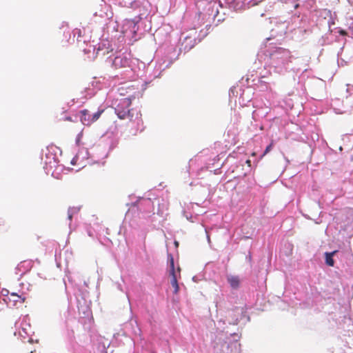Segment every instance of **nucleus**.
Instances as JSON below:
<instances>
[{"instance_id": "nucleus-7", "label": "nucleus", "mask_w": 353, "mask_h": 353, "mask_svg": "<svg viewBox=\"0 0 353 353\" xmlns=\"http://www.w3.org/2000/svg\"><path fill=\"white\" fill-rule=\"evenodd\" d=\"M337 57L339 66L345 65L351 61L353 58V39L351 42L344 43L340 51L338 52Z\"/></svg>"}, {"instance_id": "nucleus-3", "label": "nucleus", "mask_w": 353, "mask_h": 353, "mask_svg": "<svg viewBox=\"0 0 353 353\" xmlns=\"http://www.w3.org/2000/svg\"><path fill=\"white\" fill-rule=\"evenodd\" d=\"M142 19L138 15L134 19H126L123 21L121 32L130 42H134L141 38V32L139 30Z\"/></svg>"}, {"instance_id": "nucleus-48", "label": "nucleus", "mask_w": 353, "mask_h": 353, "mask_svg": "<svg viewBox=\"0 0 353 353\" xmlns=\"http://www.w3.org/2000/svg\"><path fill=\"white\" fill-rule=\"evenodd\" d=\"M352 290H353V285H352Z\"/></svg>"}, {"instance_id": "nucleus-30", "label": "nucleus", "mask_w": 353, "mask_h": 353, "mask_svg": "<svg viewBox=\"0 0 353 353\" xmlns=\"http://www.w3.org/2000/svg\"><path fill=\"white\" fill-rule=\"evenodd\" d=\"M262 1L263 0H251L249 1V4H250L251 6H256Z\"/></svg>"}, {"instance_id": "nucleus-10", "label": "nucleus", "mask_w": 353, "mask_h": 353, "mask_svg": "<svg viewBox=\"0 0 353 353\" xmlns=\"http://www.w3.org/2000/svg\"><path fill=\"white\" fill-rule=\"evenodd\" d=\"M60 29L61 30H63V36L66 40V41L68 43H73L74 41V37L77 35V41L79 44V46H80V43L82 42L83 43H85V40H82L81 39V37H82V32L80 29H74L72 31V38L71 37V33L69 30V28H68V23L65 21H63L61 24V26L60 27Z\"/></svg>"}, {"instance_id": "nucleus-36", "label": "nucleus", "mask_w": 353, "mask_h": 353, "mask_svg": "<svg viewBox=\"0 0 353 353\" xmlns=\"http://www.w3.org/2000/svg\"><path fill=\"white\" fill-rule=\"evenodd\" d=\"M83 51L85 53H88V52H90V48L89 49H83Z\"/></svg>"}, {"instance_id": "nucleus-24", "label": "nucleus", "mask_w": 353, "mask_h": 353, "mask_svg": "<svg viewBox=\"0 0 353 353\" xmlns=\"http://www.w3.org/2000/svg\"><path fill=\"white\" fill-rule=\"evenodd\" d=\"M79 292L81 293V299L85 301V303H86L88 295L89 294V292L86 290H83L82 286H81L79 288ZM79 296H80V294L77 295V300H78L79 303L80 304V301L79 300Z\"/></svg>"}, {"instance_id": "nucleus-18", "label": "nucleus", "mask_w": 353, "mask_h": 353, "mask_svg": "<svg viewBox=\"0 0 353 353\" xmlns=\"http://www.w3.org/2000/svg\"><path fill=\"white\" fill-rule=\"evenodd\" d=\"M292 21H293V23L296 24V23H299V26H297V29H298V31L299 32H310V30L307 29L305 28L304 26H301V23H303V17H302L301 18H300V16H294L293 18H292Z\"/></svg>"}, {"instance_id": "nucleus-34", "label": "nucleus", "mask_w": 353, "mask_h": 353, "mask_svg": "<svg viewBox=\"0 0 353 353\" xmlns=\"http://www.w3.org/2000/svg\"><path fill=\"white\" fill-rule=\"evenodd\" d=\"M76 161H77V157H74L72 161H71V164L72 165H75L76 164Z\"/></svg>"}, {"instance_id": "nucleus-31", "label": "nucleus", "mask_w": 353, "mask_h": 353, "mask_svg": "<svg viewBox=\"0 0 353 353\" xmlns=\"http://www.w3.org/2000/svg\"><path fill=\"white\" fill-rule=\"evenodd\" d=\"M272 149V144H269L268 145H267V147L265 148V149L263 152V155H265L266 154H268Z\"/></svg>"}, {"instance_id": "nucleus-32", "label": "nucleus", "mask_w": 353, "mask_h": 353, "mask_svg": "<svg viewBox=\"0 0 353 353\" xmlns=\"http://www.w3.org/2000/svg\"><path fill=\"white\" fill-rule=\"evenodd\" d=\"M99 348L100 349L101 353H108L105 345L104 344H103L102 346L99 345Z\"/></svg>"}, {"instance_id": "nucleus-15", "label": "nucleus", "mask_w": 353, "mask_h": 353, "mask_svg": "<svg viewBox=\"0 0 353 353\" xmlns=\"http://www.w3.org/2000/svg\"><path fill=\"white\" fill-rule=\"evenodd\" d=\"M94 15H99L101 17H106L108 19H111L113 17V13L110 10V6L105 4L99 12H95Z\"/></svg>"}, {"instance_id": "nucleus-4", "label": "nucleus", "mask_w": 353, "mask_h": 353, "mask_svg": "<svg viewBox=\"0 0 353 353\" xmlns=\"http://www.w3.org/2000/svg\"><path fill=\"white\" fill-rule=\"evenodd\" d=\"M180 51L177 50L174 47L170 46L168 48L164 56L159 61L156 65L152 74L150 78L156 79L159 77L162 71L168 68L175 60H176L180 54Z\"/></svg>"}, {"instance_id": "nucleus-37", "label": "nucleus", "mask_w": 353, "mask_h": 353, "mask_svg": "<svg viewBox=\"0 0 353 353\" xmlns=\"http://www.w3.org/2000/svg\"><path fill=\"white\" fill-rule=\"evenodd\" d=\"M83 286H84V287H88V283H87V281H83Z\"/></svg>"}, {"instance_id": "nucleus-13", "label": "nucleus", "mask_w": 353, "mask_h": 353, "mask_svg": "<svg viewBox=\"0 0 353 353\" xmlns=\"http://www.w3.org/2000/svg\"><path fill=\"white\" fill-rule=\"evenodd\" d=\"M232 315V321L230 322V324L237 325L243 318H246V321L244 323L250 321V316L247 315L246 311H245L243 307H236L233 310Z\"/></svg>"}, {"instance_id": "nucleus-25", "label": "nucleus", "mask_w": 353, "mask_h": 353, "mask_svg": "<svg viewBox=\"0 0 353 353\" xmlns=\"http://www.w3.org/2000/svg\"><path fill=\"white\" fill-rule=\"evenodd\" d=\"M330 43L329 37L327 35L325 34L321 37L319 40V44L321 46H325Z\"/></svg>"}, {"instance_id": "nucleus-39", "label": "nucleus", "mask_w": 353, "mask_h": 353, "mask_svg": "<svg viewBox=\"0 0 353 353\" xmlns=\"http://www.w3.org/2000/svg\"><path fill=\"white\" fill-rule=\"evenodd\" d=\"M3 291H5L4 294H3V296H6V294L8 293V291L7 290H4Z\"/></svg>"}, {"instance_id": "nucleus-20", "label": "nucleus", "mask_w": 353, "mask_h": 353, "mask_svg": "<svg viewBox=\"0 0 353 353\" xmlns=\"http://www.w3.org/2000/svg\"><path fill=\"white\" fill-rule=\"evenodd\" d=\"M243 6L244 3L243 0H232L229 4L230 8L234 10L241 9Z\"/></svg>"}, {"instance_id": "nucleus-45", "label": "nucleus", "mask_w": 353, "mask_h": 353, "mask_svg": "<svg viewBox=\"0 0 353 353\" xmlns=\"http://www.w3.org/2000/svg\"><path fill=\"white\" fill-rule=\"evenodd\" d=\"M218 13H219V11H218V10L216 9V14L214 15V17H215Z\"/></svg>"}, {"instance_id": "nucleus-33", "label": "nucleus", "mask_w": 353, "mask_h": 353, "mask_svg": "<svg viewBox=\"0 0 353 353\" xmlns=\"http://www.w3.org/2000/svg\"><path fill=\"white\" fill-rule=\"evenodd\" d=\"M25 262L21 263L19 265H17L16 268V270H21V269L24 266Z\"/></svg>"}, {"instance_id": "nucleus-40", "label": "nucleus", "mask_w": 353, "mask_h": 353, "mask_svg": "<svg viewBox=\"0 0 353 353\" xmlns=\"http://www.w3.org/2000/svg\"><path fill=\"white\" fill-rule=\"evenodd\" d=\"M3 291H5L4 294H3V296H6V294L8 293V291L7 290H4Z\"/></svg>"}, {"instance_id": "nucleus-16", "label": "nucleus", "mask_w": 353, "mask_h": 353, "mask_svg": "<svg viewBox=\"0 0 353 353\" xmlns=\"http://www.w3.org/2000/svg\"><path fill=\"white\" fill-rule=\"evenodd\" d=\"M338 252V250H334L332 252H326L324 253L325 263L330 267H334L335 261L334 260V256Z\"/></svg>"}, {"instance_id": "nucleus-11", "label": "nucleus", "mask_w": 353, "mask_h": 353, "mask_svg": "<svg viewBox=\"0 0 353 353\" xmlns=\"http://www.w3.org/2000/svg\"><path fill=\"white\" fill-rule=\"evenodd\" d=\"M103 112V109H99L98 111L94 113H91L86 109L82 110L79 112L80 121L83 125H90L97 121Z\"/></svg>"}, {"instance_id": "nucleus-6", "label": "nucleus", "mask_w": 353, "mask_h": 353, "mask_svg": "<svg viewBox=\"0 0 353 353\" xmlns=\"http://www.w3.org/2000/svg\"><path fill=\"white\" fill-rule=\"evenodd\" d=\"M316 16L317 17L316 26L320 29L327 30L332 32V26L335 24V21L331 10L327 9L318 10L316 12Z\"/></svg>"}, {"instance_id": "nucleus-12", "label": "nucleus", "mask_w": 353, "mask_h": 353, "mask_svg": "<svg viewBox=\"0 0 353 353\" xmlns=\"http://www.w3.org/2000/svg\"><path fill=\"white\" fill-rule=\"evenodd\" d=\"M107 62L115 69L131 68L132 60L124 54H119L114 58H109Z\"/></svg>"}, {"instance_id": "nucleus-42", "label": "nucleus", "mask_w": 353, "mask_h": 353, "mask_svg": "<svg viewBox=\"0 0 353 353\" xmlns=\"http://www.w3.org/2000/svg\"><path fill=\"white\" fill-rule=\"evenodd\" d=\"M79 136H80V134L78 135V137H77V140H76V141H77V142H78V141H79Z\"/></svg>"}, {"instance_id": "nucleus-14", "label": "nucleus", "mask_w": 353, "mask_h": 353, "mask_svg": "<svg viewBox=\"0 0 353 353\" xmlns=\"http://www.w3.org/2000/svg\"><path fill=\"white\" fill-rule=\"evenodd\" d=\"M230 344L221 339H218L214 345V351L216 353H230Z\"/></svg>"}, {"instance_id": "nucleus-22", "label": "nucleus", "mask_w": 353, "mask_h": 353, "mask_svg": "<svg viewBox=\"0 0 353 353\" xmlns=\"http://www.w3.org/2000/svg\"><path fill=\"white\" fill-rule=\"evenodd\" d=\"M172 277L171 279V285L174 288V292L176 294L179 290V286L177 281L176 275L175 274H170Z\"/></svg>"}, {"instance_id": "nucleus-17", "label": "nucleus", "mask_w": 353, "mask_h": 353, "mask_svg": "<svg viewBox=\"0 0 353 353\" xmlns=\"http://www.w3.org/2000/svg\"><path fill=\"white\" fill-rule=\"evenodd\" d=\"M10 296L12 298V299H11L10 298H3V301L8 305V306L9 305V304L11 301H12L14 303L12 304V305H15L16 303L19 301V299H21V301H20L21 303H23L26 299L25 297L22 298L21 296L18 295L17 293H14V292L10 294Z\"/></svg>"}, {"instance_id": "nucleus-19", "label": "nucleus", "mask_w": 353, "mask_h": 353, "mask_svg": "<svg viewBox=\"0 0 353 353\" xmlns=\"http://www.w3.org/2000/svg\"><path fill=\"white\" fill-rule=\"evenodd\" d=\"M228 282L233 289H237L239 287L240 279L237 276H228L227 277Z\"/></svg>"}, {"instance_id": "nucleus-29", "label": "nucleus", "mask_w": 353, "mask_h": 353, "mask_svg": "<svg viewBox=\"0 0 353 353\" xmlns=\"http://www.w3.org/2000/svg\"><path fill=\"white\" fill-rule=\"evenodd\" d=\"M336 32L339 34V36L342 37V39L346 35V31L341 28H337Z\"/></svg>"}, {"instance_id": "nucleus-26", "label": "nucleus", "mask_w": 353, "mask_h": 353, "mask_svg": "<svg viewBox=\"0 0 353 353\" xmlns=\"http://www.w3.org/2000/svg\"><path fill=\"white\" fill-rule=\"evenodd\" d=\"M105 47V43H99L98 44V46L97 48L96 47V46H90V48H93V50L94 51L95 50H97V54H99L100 51H102L103 50L104 48Z\"/></svg>"}, {"instance_id": "nucleus-5", "label": "nucleus", "mask_w": 353, "mask_h": 353, "mask_svg": "<svg viewBox=\"0 0 353 353\" xmlns=\"http://www.w3.org/2000/svg\"><path fill=\"white\" fill-rule=\"evenodd\" d=\"M123 7L137 10L139 19H147L151 11V3L148 0H121Z\"/></svg>"}, {"instance_id": "nucleus-41", "label": "nucleus", "mask_w": 353, "mask_h": 353, "mask_svg": "<svg viewBox=\"0 0 353 353\" xmlns=\"http://www.w3.org/2000/svg\"><path fill=\"white\" fill-rule=\"evenodd\" d=\"M174 244H175L176 247H177L179 245V243L176 241H174Z\"/></svg>"}, {"instance_id": "nucleus-2", "label": "nucleus", "mask_w": 353, "mask_h": 353, "mask_svg": "<svg viewBox=\"0 0 353 353\" xmlns=\"http://www.w3.org/2000/svg\"><path fill=\"white\" fill-rule=\"evenodd\" d=\"M56 147H47L46 149L45 157H41V161L44 163L43 169L47 174H50L55 179H59L63 166L59 164V159L56 157L54 149Z\"/></svg>"}, {"instance_id": "nucleus-43", "label": "nucleus", "mask_w": 353, "mask_h": 353, "mask_svg": "<svg viewBox=\"0 0 353 353\" xmlns=\"http://www.w3.org/2000/svg\"><path fill=\"white\" fill-rule=\"evenodd\" d=\"M246 259H249V260H250L251 259V256L249 255L248 256L246 257Z\"/></svg>"}, {"instance_id": "nucleus-27", "label": "nucleus", "mask_w": 353, "mask_h": 353, "mask_svg": "<svg viewBox=\"0 0 353 353\" xmlns=\"http://www.w3.org/2000/svg\"><path fill=\"white\" fill-rule=\"evenodd\" d=\"M112 28V31L118 32L119 31V24L117 21L113 22L112 23H109L108 26V29Z\"/></svg>"}, {"instance_id": "nucleus-47", "label": "nucleus", "mask_w": 353, "mask_h": 353, "mask_svg": "<svg viewBox=\"0 0 353 353\" xmlns=\"http://www.w3.org/2000/svg\"><path fill=\"white\" fill-rule=\"evenodd\" d=\"M127 296H128V295L127 294ZM128 301H130V297H128Z\"/></svg>"}, {"instance_id": "nucleus-38", "label": "nucleus", "mask_w": 353, "mask_h": 353, "mask_svg": "<svg viewBox=\"0 0 353 353\" xmlns=\"http://www.w3.org/2000/svg\"><path fill=\"white\" fill-rule=\"evenodd\" d=\"M3 291H5L4 294H3V296H6V294L8 293V291L7 290H4Z\"/></svg>"}, {"instance_id": "nucleus-28", "label": "nucleus", "mask_w": 353, "mask_h": 353, "mask_svg": "<svg viewBox=\"0 0 353 353\" xmlns=\"http://www.w3.org/2000/svg\"><path fill=\"white\" fill-rule=\"evenodd\" d=\"M143 203L147 206L153 205L154 203V202L152 201V200L150 198L143 199Z\"/></svg>"}, {"instance_id": "nucleus-8", "label": "nucleus", "mask_w": 353, "mask_h": 353, "mask_svg": "<svg viewBox=\"0 0 353 353\" xmlns=\"http://www.w3.org/2000/svg\"><path fill=\"white\" fill-rule=\"evenodd\" d=\"M131 100L128 98L121 99L114 108V112L120 119H125L127 117H132L130 114V106Z\"/></svg>"}, {"instance_id": "nucleus-21", "label": "nucleus", "mask_w": 353, "mask_h": 353, "mask_svg": "<svg viewBox=\"0 0 353 353\" xmlns=\"http://www.w3.org/2000/svg\"><path fill=\"white\" fill-rule=\"evenodd\" d=\"M168 262L169 265V274H175V266H174V257L172 254H168Z\"/></svg>"}, {"instance_id": "nucleus-1", "label": "nucleus", "mask_w": 353, "mask_h": 353, "mask_svg": "<svg viewBox=\"0 0 353 353\" xmlns=\"http://www.w3.org/2000/svg\"><path fill=\"white\" fill-rule=\"evenodd\" d=\"M267 53L266 56L270 59V68L274 72L283 74L289 69H292V57L288 50L281 47H272L267 50Z\"/></svg>"}, {"instance_id": "nucleus-35", "label": "nucleus", "mask_w": 353, "mask_h": 353, "mask_svg": "<svg viewBox=\"0 0 353 353\" xmlns=\"http://www.w3.org/2000/svg\"><path fill=\"white\" fill-rule=\"evenodd\" d=\"M206 233H207V239H208V243L210 244L211 241H210V236L208 232H206Z\"/></svg>"}, {"instance_id": "nucleus-46", "label": "nucleus", "mask_w": 353, "mask_h": 353, "mask_svg": "<svg viewBox=\"0 0 353 353\" xmlns=\"http://www.w3.org/2000/svg\"><path fill=\"white\" fill-rule=\"evenodd\" d=\"M155 201H157L158 203L159 202V200L158 199H155Z\"/></svg>"}, {"instance_id": "nucleus-9", "label": "nucleus", "mask_w": 353, "mask_h": 353, "mask_svg": "<svg viewBox=\"0 0 353 353\" xmlns=\"http://www.w3.org/2000/svg\"><path fill=\"white\" fill-rule=\"evenodd\" d=\"M196 32L193 31L192 32L189 33L187 35H185L184 33L181 34L180 38V47L179 51L184 52H187L190 50L196 43Z\"/></svg>"}, {"instance_id": "nucleus-23", "label": "nucleus", "mask_w": 353, "mask_h": 353, "mask_svg": "<svg viewBox=\"0 0 353 353\" xmlns=\"http://www.w3.org/2000/svg\"><path fill=\"white\" fill-rule=\"evenodd\" d=\"M79 210H80V208H78V207L69 208L68 210V219L70 221H72L73 215L78 213Z\"/></svg>"}, {"instance_id": "nucleus-44", "label": "nucleus", "mask_w": 353, "mask_h": 353, "mask_svg": "<svg viewBox=\"0 0 353 353\" xmlns=\"http://www.w3.org/2000/svg\"><path fill=\"white\" fill-rule=\"evenodd\" d=\"M118 288L122 291V289L121 288V285H119Z\"/></svg>"}]
</instances>
